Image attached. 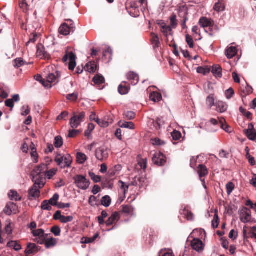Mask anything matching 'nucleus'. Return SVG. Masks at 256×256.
<instances>
[{"label": "nucleus", "instance_id": "nucleus-1", "mask_svg": "<svg viewBox=\"0 0 256 256\" xmlns=\"http://www.w3.org/2000/svg\"><path fill=\"white\" fill-rule=\"evenodd\" d=\"M86 113L84 112H80L78 114L74 113L73 116L70 120V125L72 128H76L80 125L81 122L84 121Z\"/></svg>", "mask_w": 256, "mask_h": 256}, {"label": "nucleus", "instance_id": "nucleus-2", "mask_svg": "<svg viewBox=\"0 0 256 256\" xmlns=\"http://www.w3.org/2000/svg\"><path fill=\"white\" fill-rule=\"evenodd\" d=\"M34 182L33 186L30 189L28 192L29 196H31L34 198H38L40 196V189H41L44 187L45 184L43 181L38 182V178H34Z\"/></svg>", "mask_w": 256, "mask_h": 256}, {"label": "nucleus", "instance_id": "nucleus-3", "mask_svg": "<svg viewBox=\"0 0 256 256\" xmlns=\"http://www.w3.org/2000/svg\"><path fill=\"white\" fill-rule=\"evenodd\" d=\"M74 180L76 186L81 190H86L90 186V180L84 176L76 175L74 178Z\"/></svg>", "mask_w": 256, "mask_h": 256}, {"label": "nucleus", "instance_id": "nucleus-4", "mask_svg": "<svg viewBox=\"0 0 256 256\" xmlns=\"http://www.w3.org/2000/svg\"><path fill=\"white\" fill-rule=\"evenodd\" d=\"M76 56L73 52H66V54L64 56L62 60L64 62H66L68 60H70L68 63V69L70 70H73L76 66Z\"/></svg>", "mask_w": 256, "mask_h": 256}, {"label": "nucleus", "instance_id": "nucleus-5", "mask_svg": "<svg viewBox=\"0 0 256 256\" xmlns=\"http://www.w3.org/2000/svg\"><path fill=\"white\" fill-rule=\"evenodd\" d=\"M251 211L248 208L242 206L238 210L240 218L243 223H248L250 222L252 218Z\"/></svg>", "mask_w": 256, "mask_h": 256}, {"label": "nucleus", "instance_id": "nucleus-6", "mask_svg": "<svg viewBox=\"0 0 256 256\" xmlns=\"http://www.w3.org/2000/svg\"><path fill=\"white\" fill-rule=\"evenodd\" d=\"M95 155L98 160L102 162L108 158V150L106 148L102 146L96 149Z\"/></svg>", "mask_w": 256, "mask_h": 256}, {"label": "nucleus", "instance_id": "nucleus-7", "mask_svg": "<svg viewBox=\"0 0 256 256\" xmlns=\"http://www.w3.org/2000/svg\"><path fill=\"white\" fill-rule=\"evenodd\" d=\"M36 56L40 59L50 58V54L46 50L44 46L42 44H38L37 46Z\"/></svg>", "mask_w": 256, "mask_h": 256}, {"label": "nucleus", "instance_id": "nucleus-8", "mask_svg": "<svg viewBox=\"0 0 256 256\" xmlns=\"http://www.w3.org/2000/svg\"><path fill=\"white\" fill-rule=\"evenodd\" d=\"M152 160L154 164L158 166H162L166 164V158L162 153L159 152L154 156Z\"/></svg>", "mask_w": 256, "mask_h": 256}, {"label": "nucleus", "instance_id": "nucleus-9", "mask_svg": "<svg viewBox=\"0 0 256 256\" xmlns=\"http://www.w3.org/2000/svg\"><path fill=\"white\" fill-rule=\"evenodd\" d=\"M38 166H36L31 172V176L32 177V180L34 181V178H38V182L43 181L46 184V178L42 171Z\"/></svg>", "mask_w": 256, "mask_h": 256}, {"label": "nucleus", "instance_id": "nucleus-10", "mask_svg": "<svg viewBox=\"0 0 256 256\" xmlns=\"http://www.w3.org/2000/svg\"><path fill=\"white\" fill-rule=\"evenodd\" d=\"M75 30V27L68 26V24L64 23L60 26L58 31L61 34L67 36L70 34V32H73Z\"/></svg>", "mask_w": 256, "mask_h": 256}, {"label": "nucleus", "instance_id": "nucleus-11", "mask_svg": "<svg viewBox=\"0 0 256 256\" xmlns=\"http://www.w3.org/2000/svg\"><path fill=\"white\" fill-rule=\"evenodd\" d=\"M127 80L130 82L132 85L136 86L139 82V76L134 72H130L126 74Z\"/></svg>", "mask_w": 256, "mask_h": 256}, {"label": "nucleus", "instance_id": "nucleus-12", "mask_svg": "<svg viewBox=\"0 0 256 256\" xmlns=\"http://www.w3.org/2000/svg\"><path fill=\"white\" fill-rule=\"evenodd\" d=\"M192 248L198 252H200L204 250V244L202 241L198 238H194L190 242Z\"/></svg>", "mask_w": 256, "mask_h": 256}, {"label": "nucleus", "instance_id": "nucleus-13", "mask_svg": "<svg viewBox=\"0 0 256 256\" xmlns=\"http://www.w3.org/2000/svg\"><path fill=\"white\" fill-rule=\"evenodd\" d=\"M130 89V84L127 82H122L118 88V91L122 95L127 94Z\"/></svg>", "mask_w": 256, "mask_h": 256}, {"label": "nucleus", "instance_id": "nucleus-14", "mask_svg": "<svg viewBox=\"0 0 256 256\" xmlns=\"http://www.w3.org/2000/svg\"><path fill=\"white\" fill-rule=\"evenodd\" d=\"M46 84H48V86L50 85V84L55 82L56 83L59 80V74L58 72L54 74H50L46 77Z\"/></svg>", "mask_w": 256, "mask_h": 256}, {"label": "nucleus", "instance_id": "nucleus-15", "mask_svg": "<svg viewBox=\"0 0 256 256\" xmlns=\"http://www.w3.org/2000/svg\"><path fill=\"white\" fill-rule=\"evenodd\" d=\"M38 250V247L35 244H28L25 253L26 256L34 254L37 253Z\"/></svg>", "mask_w": 256, "mask_h": 256}, {"label": "nucleus", "instance_id": "nucleus-16", "mask_svg": "<svg viewBox=\"0 0 256 256\" xmlns=\"http://www.w3.org/2000/svg\"><path fill=\"white\" fill-rule=\"evenodd\" d=\"M17 210L16 204L10 202L8 203L4 210V212L8 215H10L12 212H15Z\"/></svg>", "mask_w": 256, "mask_h": 256}, {"label": "nucleus", "instance_id": "nucleus-17", "mask_svg": "<svg viewBox=\"0 0 256 256\" xmlns=\"http://www.w3.org/2000/svg\"><path fill=\"white\" fill-rule=\"evenodd\" d=\"M198 172L201 181L204 182V180H202V178L208 174V170L206 166L204 164H200L198 168Z\"/></svg>", "mask_w": 256, "mask_h": 256}, {"label": "nucleus", "instance_id": "nucleus-18", "mask_svg": "<svg viewBox=\"0 0 256 256\" xmlns=\"http://www.w3.org/2000/svg\"><path fill=\"white\" fill-rule=\"evenodd\" d=\"M120 218L119 213L118 212H114L112 215L106 221V224L107 226H110L113 224L115 222L118 221Z\"/></svg>", "mask_w": 256, "mask_h": 256}, {"label": "nucleus", "instance_id": "nucleus-19", "mask_svg": "<svg viewBox=\"0 0 256 256\" xmlns=\"http://www.w3.org/2000/svg\"><path fill=\"white\" fill-rule=\"evenodd\" d=\"M212 72L216 77L220 78L222 77V68L218 64H214L212 66Z\"/></svg>", "mask_w": 256, "mask_h": 256}, {"label": "nucleus", "instance_id": "nucleus-20", "mask_svg": "<svg viewBox=\"0 0 256 256\" xmlns=\"http://www.w3.org/2000/svg\"><path fill=\"white\" fill-rule=\"evenodd\" d=\"M212 21L208 18L202 17L201 18L199 21L200 24L203 28L209 27V29H210V27L212 25Z\"/></svg>", "mask_w": 256, "mask_h": 256}, {"label": "nucleus", "instance_id": "nucleus-21", "mask_svg": "<svg viewBox=\"0 0 256 256\" xmlns=\"http://www.w3.org/2000/svg\"><path fill=\"white\" fill-rule=\"evenodd\" d=\"M237 50L235 47L230 46L228 48L226 52V54L229 59L232 58L237 54Z\"/></svg>", "mask_w": 256, "mask_h": 256}, {"label": "nucleus", "instance_id": "nucleus-22", "mask_svg": "<svg viewBox=\"0 0 256 256\" xmlns=\"http://www.w3.org/2000/svg\"><path fill=\"white\" fill-rule=\"evenodd\" d=\"M216 110L221 113L225 112L227 110V105L226 104L221 101H218L216 104Z\"/></svg>", "mask_w": 256, "mask_h": 256}, {"label": "nucleus", "instance_id": "nucleus-23", "mask_svg": "<svg viewBox=\"0 0 256 256\" xmlns=\"http://www.w3.org/2000/svg\"><path fill=\"white\" fill-rule=\"evenodd\" d=\"M7 246L12 248L16 251H18L22 249V246L18 241H10L7 244Z\"/></svg>", "mask_w": 256, "mask_h": 256}, {"label": "nucleus", "instance_id": "nucleus-24", "mask_svg": "<svg viewBox=\"0 0 256 256\" xmlns=\"http://www.w3.org/2000/svg\"><path fill=\"white\" fill-rule=\"evenodd\" d=\"M187 14L188 12L186 10H181L179 12L178 16L184 18L182 22V26L183 29L187 28L186 26V22L188 20Z\"/></svg>", "mask_w": 256, "mask_h": 256}, {"label": "nucleus", "instance_id": "nucleus-25", "mask_svg": "<svg viewBox=\"0 0 256 256\" xmlns=\"http://www.w3.org/2000/svg\"><path fill=\"white\" fill-rule=\"evenodd\" d=\"M96 123L101 127H108L110 124H112L113 120L111 119L110 121L106 120V118H104V120L96 118Z\"/></svg>", "mask_w": 256, "mask_h": 256}, {"label": "nucleus", "instance_id": "nucleus-26", "mask_svg": "<svg viewBox=\"0 0 256 256\" xmlns=\"http://www.w3.org/2000/svg\"><path fill=\"white\" fill-rule=\"evenodd\" d=\"M8 195L9 198L12 200L18 201L22 199L21 196L18 194V192L14 190H10Z\"/></svg>", "mask_w": 256, "mask_h": 256}, {"label": "nucleus", "instance_id": "nucleus-27", "mask_svg": "<svg viewBox=\"0 0 256 256\" xmlns=\"http://www.w3.org/2000/svg\"><path fill=\"white\" fill-rule=\"evenodd\" d=\"M151 42L154 48H158L160 46L159 38L158 34L152 33Z\"/></svg>", "mask_w": 256, "mask_h": 256}, {"label": "nucleus", "instance_id": "nucleus-28", "mask_svg": "<svg viewBox=\"0 0 256 256\" xmlns=\"http://www.w3.org/2000/svg\"><path fill=\"white\" fill-rule=\"evenodd\" d=\"M92 82L96 85L99 86L105 83V78L100 74L96 75L92 78Z\"/></svg>", "mask_w": 256, "mask_h": 256}, {"label": "nucleus", "instance_id": "nucleus-29", "mask_svg": "<svg viewBox=\"0 0 256 256\" xmlns=\"http://www.w3.org/2000/svg\"><path fill=\"white\" fill-rule=\"evenodd\" d=\"M85 69L90 73H94L96 72L97 66L94 62H90L86 64Z\"/></svg>", "mask_w": 256, "mask_h": 256}, {"label": "nucleus", "instance_id": "nucleus-30", "mask_svg": "<svg viewBox=\"0 0 256 256\" xmlns=\"http://www.w3.org/2000/svg\"><path fill=\"white\" fill-rule=\"evenodd\" d=\"M220 128L224 130L226 132L230 133L232 132L231 128L228 126L226 124V122L224 119L223 118H221L220 119Z\"/></svg>", "mask_w": 256, "mask_h": 256}, {"label": "nucleus", "instance_id": "nucleus-31", "mask_svg": "<svg viewBox=\"0 0 256 256\" xmlns=\"http://www.w3.org/2000/svg\"><path fill=\"white\" fill-rule=\"evenodd\" d=\"M225 8L224 4L222 0H219L214 6V10L216 12L224 11Z\"/></svg>", "mask_w": 256, "mask_h": 256}, {"label": "nucleus", "instance_id": "nucleus-32", "mask_svg": "<svg viewBox=\"0 0 256 256\" xmlns=\"http://www.w3.org/2000/svg\"><path fill=\"white\" fill-rule=\"evenodd\" d=\"M72 158L70 154H66L64 156V166H62V168H66V167H70L72 162Z\"/></svg>", "mask_w": 256, "mask_h": 256}, {"label": "nucleus", "instance_id": "nucleus-33", "mask_svg": "<svg viewBox=\"0 0 256 256\" xmlns=\"http://www.w3.org/2000/svg\"><path fill=\"white\" fill-rule=\"evenodd\" d=\"M162 22L163 25L162 26L161 32L165 36H168V32H170V34H171L172 27L170 26H167L164 22Z\"/></svg>", "mask_w": 256, "mask_h": 256}, {"label": "nucleus", "instance_id": "nucleus-34", "mask_svg": "<svg viewBox=\"0 0 256 256\" xmlns=\"http://www.w3.org/2000/svg\"><path fill=\"white\" fill-rule=\"evenodd\" d=\"M122 211L124 213L129 215L134 214V208L131 206L126 205L122 206Z\"/></svg>", "mask_w": 256, "mask_h": 256}, {"label": "nucleus", "instance_id": "nucleus-35", "mask_svg": "<svg viewBox=\"0 0 256 256\" xmlns=\"http://www.w3.org/2000/svg\"><path fill=\"white\" fill-rule=\"evenodd\" d=\"M150 98L151 100L154 102H158L161 100L162 96L160 94L157 92H153L150 94Z\"/></svg>", "mask_w": 256, "mask_h": 256}, {"label": "nucleus", "instance_id": "nucleus-36", "mask_svg": "<svg viewBox=\"0 0 256 256\" xmlns=\"http://www.w3.org/2000/svg\"><path fill=\"white\" fill-rule=\"evenodd\" d=\"M120 126L122 128H127L130 130L134 129L135 126L132 122H120Z\"/></svg>", "mask_w": 256, "mask_h": 256}, {"label": "nucleus", "instance_id": "nucleus-37", "mask_svg": "<svg viewBox=\"0 0 256 256\" xmlns=\"http://www.w3.org/2000/svg\"><path fill=\"white\" fill-rule=\"evenodd\" d=\"M111 198L108 196H103L101 200V204L102 206L108 207L111 204Z\"/></svg>", "mask_w": 256, "mask_h": 256}, {"label": "nucleus", "instance_id": "nucleus-38", "mask_svg": "<svg viewBox=\"0 0 256 256\" xmlns=\"http://www.w3.org/2000/svg\"><path fill=\"white\" fill-rule=\"evenodd\" d=\"M57 243L56 240V238H52L50 239L46 240L45 242V246L46 248H49L50 247L54 246L56 245Z\"/></svg>", "mask_w": 256, "mask_h": 256}, {"label": "nucleus", "instance_id": "nucleus-39", "mask_svg": "<svg viewBox=\"0 0 256 256\" xmlns=\"http://www.w3.org/2000/svg\"><path fill=\"white\" fill-rule=\"evenodd\" d=\"M210 71V68L208 66H199L197 68V72L199 74H202L204 75H206L209 74Z\"/></svg>", "mask_w": 256, "mask_h": 256}, {"label": "nucleus", "instance_id": "nucleus-40", "mask_svg": "<svg viewBox=\"0 0 256 256\" xmlns=\"http://www.w3.org/2000/svg\"><path fill=\"white\" fill-rule=\"evenodd\" d=\"M63 144V140L62 138L60 136H56L54 138V145L56 148H60Z\"/></svg>", "mask_w": 256, "mask_h": 256}, {"label": "nucleus", "instance_id": "nucleus-41", "mask_svg": "<svg viewBox=\"0 0 256 256\" xmlns=\"http://www.w3.org/2000/svg\"><path fill=\"white\" fill-rule=\"evenodd\" d=\"M59 198V195L58 194H55L53 196L48 200L49 204L53 206H57L58 204V200Z\"/></svg>", "mask_w": 256, "mask_h": 256}, {"label": "nucleus", "instance_id": "nucleus-42", "mask_svg": "<svg viewBox=\"0 0 256 256\" xmlns=\"http://www.w3.org/2000/svg\"><path fill=\"white\" fill-rule=\"evenodd\" d=\"M206 102L208 105L211 108L214 106V98L213 94H210L206 98Z\"/></svg>", "mask_w": 256, "mask_h": 256}, {"label": "nucleus", "instance_id": "nucleus-43", "mask_svg": "<svg viewBox=\"0 0 256 256\" xmlns=\"http://www.w3.org/2000/svg\"><path fill=\"white\" fill-rule=\"evenodd\" d=\"M244 134L250 140L254 141L256 140V130L244 132Z\"/></svg>", "mask_w": 256, "mask_h": 256}, {"label": "nucleus", "instance_id": "nucleus-44", "mask_svg": "<svg viewBox=\"0 0 256 256\" xmlns=\"http://www.w3.org/2000/svg\"><path fill=\"white\" fill-rule=\"evenodd\" d=\"M78 162L80 164H83L86 160V156L82 152H78L76 155Z\"/></svg>", "mask_w": 256, "mask_h": 256}, {"label": "nucleus", "instance_id": "nucleus-45", "mask_svg": "<svg viewBox=\"0 0 256 256\" xmlns=\"http://www.w3.org/2000/svg\"><path fill=\"white\" fill-rule=\"evenodd\" d=\"M54 160L57 164L62 168V166H64V156L60 154H58L56 156Z\"/></svg>", "mask_w": 256, "mask_h": 256}, {"label": "nucleus", "instance_id": "nucleus-46", "mask_svg": "<svg viewBox=\"0 0 256 256\" xmlns=\"http://www.w3.org/2000/svg\"><path fill=\"white\" fill-rule=\"evenodd\" d=\"M182 214L186 216V218L188 220H193L194 219V214L186 208H184L183 210V212Z\"/></svg>", "mask_w": 256, "mask_h": 256}, {"label": "nucleus", "instance_id": "nucleus-47", "mask_svg": "<svg viewBox=\"0 0 256 256\" xmlns=\"http://www.w3.org/2000/svg\"><path fill=\"white\" fill-rule=\"evenodd\" d=\"M14 66L16 68H18L22 66H24L26 62L22 58H16L14 60Z\"/></svg>", "mask_w": 256, "mask_h": 256}, {"label": "nucleus", "instance_id": "nucleus-48", "mask_svg": "<svg viewBox=\"0 0 256 256\" xmlns=\"http://www.w3.org/2000/svg\"><path fill=\"white\" fill-rule=\"evenodd\" d=\"M32 234L34 235V236H38V238H42L44 236V231L42 229L32 230Z\"/></svg>", "mask_w": 256, "mask_h": 256}, {"label": "nucleus", "instance_id": "nucleus-49", "mask_svg": "<svg viewBox=\"0 0 256 256\" xmlns=\"http://www.w3.org/2000/svg\"><path fill=\"white\" fill-rule=\"evenodd\" d=\"M170 26L172 28H176L178 25L176 16L174 14H172L170 17Z\"/></svg>", "mask_w": 256, "mask_h": 256}, {"label": "nucleus", "instance_id": "nucleus-50", "mask_svg": "<svg viewBox=\"0 0 256 256\" xmlns=\"http://www.w3.org/2000/svg\"><path fill=\"white\" fill-rule=\"evenodd\" d=\"M137 180L140 188L146 186V179L145 177L143 176H137Z\"/></svg>", "mask_w": 256, "mask_h": 256}, {"label": "nucleus", "instance_id": "nucleus-51", "mask_svg": "<svg viewBox=\"0 0 256 256\" xmlns=\"http://www.w3.org/2000/svg\"><path fill=\"white\" fill-rule=\"evenodd\" d=\"M252 88L251 86H248L246 88V90H244L242 94H241L243 102H244V97L246 96V95H248L252 94Z\"/></svg>", "mask_w": 256, "mask_h": 256}, {"label": "nucleus", "instance_id": "nucleus-52", "mask_svg": "<svg viewBox=\"0 0 256 256\" xmlns=\"http://www.w3.org/2000/svg\"><path fill=\"white\" fill-rule=\"evenodd\" d=\"M124 116L128 120H131L135 118L136 114L133 112L128 111L124 112Z\"/></svg>", "mask_w": 256, "mask_h": 256}, {"label": "nucleus", "instance_id": "nucleus-53", "mask_svg": "<svg viewBox=\"0 0 256 256\" xmlns=\"http://www.w3.org/2000/svg\"><path fill=\"white\" fill-rule=\"evenodd\" d=\"M41 208L43 210H50L52 209V206H50L48 200H44L42 204Z\"/></svg>", "mask_w": 256, "mask_h": 256}, {"label": "nucleus", "instance_id": "nucleus-54", "mask_svg": "<svg viewBox=\"0 0 256 256\" xmlns=\"http://www.w3.org/2000/svg\"><path fill=\"white\" fill-rule=\"evenodd\" d=\"M219 222H220V220L218 218V214H214V219L212 220V226H213V228H216L218 227Z\"/></svg>", "mask_w": 256, "mask_h": 256}, {"label": "nucleus", "instance_id": "nucleus-55", "mask_svg": "<svg viewBox=\"0 0 256 256\" xmlns=\"http://www.w3.org/2000/svg\"><path fill=\"white\" fill-rule=\"evenodd\" d=\"M74 218L72 216H66L62 215V216H61L60 222L62 223H67L72 222Z\"/></svg>", "mask_w": 256, "mask_h": 256}, {"label": "nucleus", "instance_id": "nucleus-56", "mask_svg": "<svg viewBox=\"0 0 256 256\" xmlns=\"http://www.w3.org/2000/svg\"><path fill=\"white\" fill-rule=\"evenodd\" d=\"M51 232L56 236H58L60 234V228L59 226H55L51 228Z\"/></svg>", "mask_w": 256, "mask_h": 256}, {"label": "nucleus", "instance_id": "nucleus-57", "mask_svg": "<svg viewBox=\"0 0 256 256\" xmlns=\"http://www.w3.org/2000/svg\"><path fill=\"white\" fill-rule=\"evenodd\" d=\"M227 194L230 195L234 188V184L232 182H228L226 185Z\"/></svg>", "mask_w": 256, "mask_h": 256}, {"label": "nucleus", "instance_id": "nucleus-58", "mask_svg": "<svg viewBox=\"0 0 256 256\" xmlns=\"http://www.w3.org/2000/svg\"><path fill=\"white\" fill-rule=\"evenodd\" d=\"M186 42L190 48H193L194 47V40L192 37L189 34L186 35Z\"/></svg>", "mask_w": 256, "mask_h": 256}, {"label": "nucleus", "instance_id": "nucleus-59", "mask_svg": "<svg viewBox=\"0 0 256 256\" xmlns=\"http://www.w3.org/2000/svg\"><path fill=\"white\" fill-rule=\"evenodd\" d=\"M90 176L92 180L94 182H98L101 180V177L98 176H96L94 172H89Z\"/></svg>", "mask_w": 256, "mask_h": 256}, {"label": "nucleus", "instance_id": "nucleus-60", "mask_svg": "<svg viewBox=\"0 0 256 256\" xmlns=\"http://www.w3.org/2000/svg\"><path fill=\"white\" fill-rule=\"evenodd\" d=\"M31 156L32 158H34V163H37L38 162V156L36 152V148H32V152H31Z\"/></svg>", "mask_w": 256, "mask_h": 256}, {"label": "nucleus", "instance_id": "nucleus-61", "mask_svg": "<svg viewBox=\"0 0 256 256\" xmlns=\"http://www.w3.org/2000/svg\"><path fill=\"white\" fill-rule=\"evenodd\" d=\"M76 128H72V130H70L68 132V137L74 138L76 136L78 135L80 132L79 130H75Z\"/></svg>", "mask_w": 256, "mask_h": 256}, {"label": "nucleus", "instance_id": "nucleus-62", "mask_svg": "<svg viewBox=\"0 0 256 256\" xmlns=\"http://www.w3.org/2000/svg\"><path fill=\"white\" fill-rule=\"evenodd\" d=\"M172 138L175 140H179L182 138V134L181 133L176 130H174L172 133Z\"/></svg>", "mask_w": 256, "mask_h": 256}, {"label": "nucleus", "instance_id": "nucleus-63", "mask_svg": "<svg viewBox=\"0 0 256 256\" xmlns=\"http://www.w3.org/2000/svg\"><path fill=\"white\" fill-rule=\"evenodd\" d=\"M22 114L23 116H26L30 112V108L28 106H24L22 110Z\"/></svg>", "mask_w": 256, "mask_h": 256}, {"label": "nucleus", "instance_id": "nucleus-64", "mask_svg": "<svg viewBox=\"0 0 256 256\" xmlns=\"http://www.w3.org/2000/svg\"><path fill=\"white\" fill-rule=\"evenodd\" d=\"M234 90L232 88H230L226 92V96L228 99L232 98L234 94Z\"/></svg>", "mask_w": 256, "mask_h": 256}]
</instances>
